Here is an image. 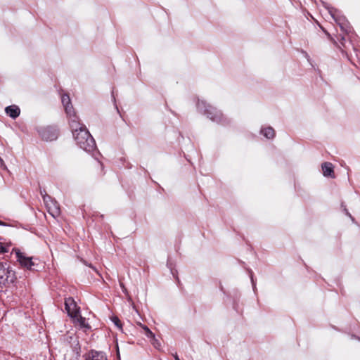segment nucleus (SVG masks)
<instances>
[{
    "label": "nucleus",
    "instance_id": "nucleus-1",
    "mask_svg": "<svg viewBox=\"0 0 360 360\" xmlns=\"http://www.w3.org/2000/svg\"><path fill=\"white\" fill-rule=\"evenodd\" d=\"M72 134L77 144L84 150L91 152L96 148L95 141L86 127H79Z\"/></svg>",
    "mask_w": 360,
    "mask_h": 360
},
{
    "label": "nucleus",
    "instance_id": "nucleus-2",
    "mask_svg": "<svg viewBox=\"0 0 360 360\" xmlns=\"http://www.w3.org/2000/svg\"><path fill=\"white\" fill-rule=\"evenodd\" d=\"M63 352L64 360H78L80 356V346L77 337H65Z\"/></svg>",
    "mask_w": 360,
    "mask_h": 360
},
{
    "label": "nucleus",
    "instance_id": "nucleus-3",
    "mask_svg": "<svg viewBox=\"0 0 360 360\" xmlns=\"http://www.w3.org/2000/svg\"><path fill=\"white\" fill-rule=\"evenodd\" d=\"M197 107L199 110L202 111L211 120L218 123L224 122L221 112L211 105L207 104L205 101H199L197 103Z\"/></svg>",
    "mask_w": 360,
    "mask_h": 360
},
{
    "label": "nucleus",
    "instance_id": "nucleus-4",
    "mask_svg": "<svg viewBox=\"0 0 360 360\" xmlns=\"http://www.w3.org/2000/svg\"><path fill=\"white\" fill-rule=\"evenodd\" d=\"M16 279L15 272L7 263H0V286L13 283Z\"/></svg>",
    "mask_w": 360,
    "mask_h": 360
},
{
    "label": "nucleus",
    "instance_id": "nucleus-5",
    "mask_svg": "<svg viewBox=\"0 0 360 360\" xmlns=\"http://www.w3.org/2000/svg\"><path fill=\"white\" fill-rule=\"evenodd\" d=\"M44 202L48 210V212L54 218L58 217L60 214V206L58 203L51 198L47 194L44 195Z\"/></svg>",
    "mask_w": 360,
    "mask_h": 360
},
{
    "label": "nucleus",
    "instance_id": "nucleus-6",
    "mask_svg": "<svg viewBox=\"0 0 360 360\" xmlns=\"http://www.w3.org/2000/svg\"><path fill=\"white\" fill-rule=\"evenodd\" d=\"M39 134L42 139L49 141H53L58 138V131L56 129L47 127L38 130Z\"/></svg>",
    "mask_w": 360,
    "mask_h": 360
},
{
    "label": "nucleus",
    "instance_id": "nucleus-7",
    "mask_svg": "<svg viewBox=\"0 0 360 360\" xmlns=\"http://www.w3.org/2000/svg\"><path fill=\"white\" fill-rule=\"evenodd\" d=\"M15 254L18 261L20 265L29 270H34V262H32V257H26L19 250H15Z\"/></svg>",
    "mask_w": 360,
    "mask_h": 360
},
{
    "label": "nucleus",
    "instance_id": "nucleus-8",
    "mask_svg": "<svg viewBox=\"0 0 360 360\" xmlns=\"http://www.w3.org/2000/svg\"><path fill=\"white\" fill-rule=\"evenodd\" d=\"M65 308L69 316L76 317L79 312L77 304L72 297H68L65 300Z\"/></svg>",
    "mask_w": 360,
    "mask_h": 360
},
{
    "label": "nucleus",
    "instance_id": "nucleus-9",
    "mask_svg": "<svg viewBox=\"0 0 360 360\" xmlns=\"http://www.w3.org/2000/svg\"><path fill=\"white\" fill-rule=\"evenodd\" d=\"M69 117L70 125L72 130V132L75 131H77L79 127H85L84 124L79 123L78 120V117L74 112V110H72L70 114H67Z\"/></svg>",
    "mask_w": 360,
    "mask_h": 360
},
{
    "label": "nucleus",
    "instance_id": "nucleus-10",
    "mask_svg": "<svg viewBox=\"0 0 360 360\" xmlns=\"http://www.w3.org/2000/svg\"><path fill=\"white\" fill-rule=\"evenodd\" d=\"M86 360H107V357L103 352L91 351L89 353Z\"/></svg>",
    "mask_w": 360,
    "mask_h": 360
},
{
    "label": "nucleus",
    "instance_id": "nucleus-11",
    "mask_svg": "<svg viewBox=\"0 0 360 360\" xmlns=\"http://www.w3.org/2000/svg\"><path fill=\"white\" fill-rule=\"evenodd\" d=\"M5 111L8 115L13 119L18 117L20 112V108L15 105L6 107Z\"/></svg>",
    "mask_w": 360,
    "mask_h": 360
},
{
    "label": "nucleus",
    "instance_id": "nucleus-12",
    "mask_svg": "<svg viewBox=\"0 0 360 360\" xmlns=\"http://www.w3.org/2000/svg\"><path fill=\"white\" fill-rule=\"evenodd\" d=\"M62 103L65 108V110L67 114H70L72 110H73L72 105L70 103V98L68 95H63L62 98Z\"/></svg>",
    "mask_w": 360,
    "mask_h": 360
},
{
    "label": "nucleus",
    "instance_id": "nucleus-13",
    "mask_svg": "<svg viewBox=\"0 0 360 360\" xmlns=\"http://www.w3.org/2000/svg\"><path fill=\"white\" fill-rule=\"evenodd\" d=\"M322 170L325 176H332L333 174V166L330 162H324L322 165Z\"/></svg>",
    "mask_w": 360,
    "mask_h": 360
},
{
    "label": "nucleus",
    "instance_id": "nucleus-14",
    "mask_svg": "<svg viewBox=\"0 0 360 360\" xmlns=\"http://www.w3.org/2000/svg\"><path fill=\"white\" fill-rule=\"evenodd\" d=\"M261 132L267 139H272L275 136L274 129L270 127L263 129Z\"/></svg>",
    "mask_w": 360,
    "mask_h": 360
},
{
    "label": "nucleus",
    "instance_id": "nucleus-15",
    "mask_svg": "<svg viewBox=\"0 0 360 360\" xmlns=\"http://www.w3.org/2000/svg\"><path fill=\"white\" fill-rule=\"evenodd\" d=\"M139 326L142 328L143 333L147 338L150 339L154 338V333L146 326L143 325L141 323H139Z\"/></svg>",
    "mask_w": 360,
    "mask_h": 360
},
{
    "label": "nucleus",
    "instance_id": "nucleus-16",
    "mask_svg": "<svg viewBox=\"0 0 360 360\" xmlns=\"http://www.w3.org/2000/svg\"><path fill=\"white\" fill-rule=\"evenodd\" d=\"M111 320L119 329L122 330V325L118 317L112 316L111 318Z\"/></svg>",
    "mask_w": 360,
    "mask_h": 360
},
{
    "label": "nucleus",
    "instance_id": "nucleus-17",
    "mask_svg": "<svg viewBox=\"0 0 360 360\" xmlns=\"http://www.w3.org/2000/svg\"><path fill=\"white\" fill-rule=\"evenodd\" d=\"M151 343L157 349H159L160 347V342L155 338V336L151 339Z\"/></svg>",
    "mask_w": 360,
    "mask_h": 360
},
{
    "label": "nucleus",
    "instance_id": "nucleus-18",
    "mask_svg": "<svg viewBox=\"0 0 360 360\" xmlns=\"http://www.w3.org/2000/svg\"><path fill=\"white\" fill-rule=\"evenodd\" d=\"M338 24L340 25V26L342 30H345L346 32H349V30H348L347 27H345L347 26V25L345 23H343V22L342 23V22H339Z\"/></svg>",
    "mask_w": 360,
    "mask_h": 360
},
{
    "label": "nucleus",
    "instance_id": "nucleus-19",
    "mask_svg": "<svg viewBox=\"0 0 360 360\" xmlns=\"http://www.w3.org/2000/svg\"><path fill=\"white\" fill-rule=\"evenodd\" d=\"M7 252V248L3 245L2 243H0V253H4Z\"/></svg>",
    "mask_w": 360,
    "mask_h": 360
},
{
    "label": "nucleus",
    "instance_id": "nucleus-20",
    "mask_svg": "<svg viewBox=\"0 0 360 360\" xmlns=\"http://www.w3.org/2000/svg\"><path fill=\"white\" fill-rule=\"evenodd\" d=\"M84 322H85V319H83V318H81V319H80V323H81V325H82V326H85V325H84Z\"/></svg>",
    "mask_w": 360,
    "mask_h": 360
},
{
    "label": "nucleus",
    "instance_id": "nucleus-21",
    "mask_svg": "<svg viewBox=\"0 0 360 360\" xmlns=\"http://www.w3.org/2000/svg\"><path fill=\"white\" fill-rule=\"evenodd\" d=\"M40 193H41V196H42V198H44V195L45 194H46V193L45 190H43V191H41H41H40Z\"/></svg>",
    "mask_w": 360,
    "mask_h": 360
},
{
    "label": "nucleus",
    "instance_id": "nucleus-22",
    "mask_svg": "<svg viewBox=\"0 0 360 360\" xmlns=\"http://www.w3.org/2000/svg\"><path fill=\"white\" fill-rule=\"evenodd\" d=\"M174 357L175 360H180V359L179 358V356L177 355V354H174Z\"/></svg>",
    "mask_w": 360,
    "mask_h": 360
},
{
    "label": "nucleus",
    "instance_id": "nucleus-23",
    "mask_svg": "<svg viewBox=\"0 0 360 360\" xmlns=\"http://www.w3.org/2000/svg\"><path fill=\"white\" fill-rule=\"evenodd\" d=\"M251 281H252V285H253V288H255V282H254V280H253V278H252V276L251 275Z\"/></svg>",
    "mask_w": 360,
    "mask_h": 360
},
{
    "label": "nucleus",
    "instance_id": "nucleus-24",
    "mask_svg": "<svg viewBox=\"0 0 360 360\" xmlns=\"http://www.w3.org/2000/svg\"><path fill=\"white\" fill-rule=\"evenodd\" d=\"M345 210L346 214H347V215H348L349 217H351V218H352V216H351V214L348 212V211H347L346 209H345Z\"/></svg>",
    "mask_w": 360,
    "mask_h": 360
},
{
    "label": "nucleus",
    "instance_id": "nucleus-25",
    "mask_svg": "<svg viewBox=\"0 0 360 360\" xmlns=\"http://www.w3.org/2000/svg\"><path fill=\"white\" fill-rule=\"evenodd\" d=\"M122 288H123V290H124V291L125 290V289L124 288V286H122Z\"/></svg>",
    "mask_w": 360,
    "mask_h": 360
},
{
    "label": "nucleus",
    "instance_id": "nucleus-26",
    "mask_svg": "<svg viewBox=\"0 0 360 360\" xmlns=\"http://www.w3.org/2000/svg\"><path fill=\"white\" fill-rule=\"evenodd\" d=\"M0 224H1V222L0 221Z\"/></svg>",
    "mask_w": 360,
    "mask_h": 360
}]
</instances>
